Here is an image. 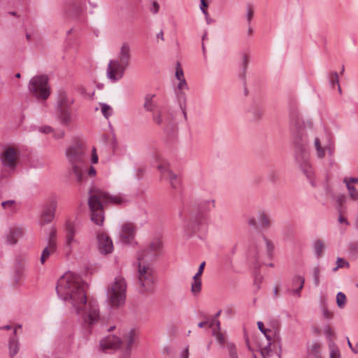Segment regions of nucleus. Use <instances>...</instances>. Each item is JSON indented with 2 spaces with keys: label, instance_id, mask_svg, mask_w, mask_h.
<instances>
[{
  "label": "nucleus",
  "instance_id": "2eb2a0df",
  "mask_svg": "<svg viewBox=\"0 0 358 358\" xmlns=\"http://www.w3.org/2000/svg\"><path fill=\"white\" fill-rule=\"evenodd\" d=\"M85 0H71L66 6V12L70 17H78L84 10Z\"/></svg>",
  "mask_w": 358,
  "mask_h": 358
},
{
  "label": "nucleus",
  "instance_id": "37998d69",
  "mask_svg": "<svg viewBox=\"0 0 358 358\" xmlns=\"http://www.w3.org/2000/svg\"><path fill=\"white\" fill-rule=\"evenodd\" d=\"M336 303H337V306L340 308H343L345 306V305L346 303V296H345V294H343L341 292H340L337 294Z\"/></svg>",
  "mask_w": 358,
  "mask_h": 358
},
{
  "label": "nucleus",
  "instance_id": "b1692460",
  "mask_svg": "<svg viewBox=\"0 0 358 358\" xmlns=\"http://www.w3.org/2000/svg\"><path fill=\"white\" fill-rule=\"evenodd\" d=\"M45 238L48 241L46 246H55L56 245V234L57 229L54 226L50 227L48 229H45Z\"/></svg>",
  "mask_w": 358,
  "mask_h": 358
},
{
  "label": "nucleus",
  "instance_id": "aec40b11",
  "mask_svg": "<svg viewBox=\"0 0 358 358\" xmlns=\"http://www.w3.org/2000/svg\"><path fill=\"white\" fill-rule=\"evenodd\" d=\"M8 350L9 357H14L19 352L20 343L17 336H16V329L13 330V336L10 338L8 341Z\"/></svg>",
  "mask_w": 358,
  "mask_h": 358
},
{
  "label": "nucleus",
  "instance_id": "5fc2aeb1",
  "mask_svg": "<svg viewBox=\"0 0 358 358\" xmlns=\"http://www.w3.org/2000/svg\"><path fill=\"white\" fill-rule=\"evenodd\" d=\"M345 202V196L343 194L338 196L336 199V203L338 205V210L341 211V208L343 204Z\"/></svg>",
  "mask_w": 358,
  "mask_h": 358
},
{
  "label": "nucleus",
  "instance_id": "9b49d317",
  "mask_svg": "<svg viewBox=\"0 0 358 358\" xmlns=\"http://www.w3.org/2000/svg\"><path fill=\"white\" fill-rule=\"evenodd\" d=\"M136 227L132 223H124L119 231L118 241L121 244L134 246L138 243L136 241Z\"/></svg>",
  "mask_w": 358,
  "mask_h": 358
},
{
  "label": "nucleus",
  "instance_id": "de8ad7c7",
  "mask_svg": "<svg viewBox=\"0 0 358 358\" xmlns=\"http://www.w3.org/2000/svg\"><path fill=\"white\" fill-rule=\"evenodd\" d=\"M271 342L268 341L266 345L261 349V354L264 358H267L268 357L270 356V353L271 351Z\"/></svg>",
  "mask_w": 358,
  "mask_h": 358
},
{
  "label": "nucleus",
  "instance_id": "680f3d73",
  "mask_svg": "<svg viewBox=\"0 0 358 358\" xmlns=\"http://www.w3.org/2000/svg\"><path fill=\"white\" fill-rule=\"evenodd\" d=\"M253 17V10L250 6H248L247 8V20L250 24Z\"/></svg>",
  "mask_w": 358,
  "mask_h": 358
},
{
  "label": "nucleus",
  "instance_id": "69168bd1",
  "mask_svg": "<svg viewBox=\"0 0 358 358\" xmlns=\"http://www.w3.org/2000/svg\"><path fill=\"white\" fill-rule=\"evenodd\" d=\"M39 131L43 133H45V134H49V133L52 132V129L50 126H44V127H40Z\"/></svg>",
  "mask_w": 358,
  "mask_h": 358
},
{
  "label": "nucleus",
  "instance_id": "cd10ccee",
  "mask_svg": "<svg viewBox=\"0 0 358 358\" xmlns=\"http://www.w3.org/2000/svg\"><path fill=\"white\" fill-rule=\"evenodd\" d=\"M98 246H113L110 237L104 232H100L96 236Z\"/></svg>",
  "mask_w": 358,
  "mask_h": 358
},
{
  "label": "nucleus",
  "instance_id": "052dcab7",
  "mask_svg": "<svg viewBox=\"0 0 358 358\" xmlns=\"http://www.w3.org/2000/svg\"><path fill=\"white\" fill-rule=\"evenodd\" d=\"M345 266H348V263L345 260L342 259V258H338V259H337V266L334 268V270L336 271L338 268H342V267H344Z\"/></svg>",
  "mask_w": 358,
  "mask_h": 358
},
{
  "label": "nucleus",
  "instance_id": "79ce46f5",
  "mask_svg": "<svg viewBox=\"0 0 358 358\" xmlns=\"http://www.w3.org/2000/svg\"><path fill=\"white\" fill-rule=\"evenodd\" d=\"M330 348V358H341V354L338 348L335 345L334 343H329Z\"/></svg>",
  "mask_w": 358,
  "mask_h": 358
},
{
  "label": "nucleus",
  "instance_id": "2f4dec72",
  "mask_svg": "<svg viewBox=\"0 0 358 358\" xmlns=\"http://www.w3.org/2000/svg\"><path fill=\"white\" fill-rule=\"evenodd\" d=\"M321 345L317 342H313L310 347V354L315 358H322L320 354Z\"/></svg>",
  "mask_w": 358,
  "mask_h": 358
},
{
  "label": "nucleus",
  "instance_id": "09e8293b",
  "mask_svg": "<svg viewBox=\"0 0 358 358\" xmlns=\"http://www.w3.org/2000/svg\"><path fill=\"white\" fill-rule=\"evenodd\" d=\"M279 174L275 170H271L268 173V179L271 182H275L278 180Z\"/></svg>",
  "mask_w": 358,
  "mask_h": 358
},
{
  "label": "nucleus",
  "instance_id": "4c0bfd02",
  "mask_svg": "<svg viewBox=\"0 0 358 358\" xmlns=\"http://www.w3.org/2000/svg\"><path fill=\"white\" fill-rule=\"evenodd\" d=\"M226 347L228 350L230 358H238L237 349L234 343L231 342H227Z\"/></svg>",
  "mask_w": 358,
  "mask_h": 358
},
{
  "label": "nucleus",
  "instance_id": "6e6552de",
  "mask_svg": "<svg viewBox=\"0 0 358 358\" xmlns=\"http://www.w3.org/2000/svg\"><path fill=\"white\" fill-rule=\"evenodd\" d=\"M73 100L69 99L66 93L59 94L55 106V113L57 120L63 126H69L73 120Z\"/></svg>",
  "mask_w": 358,
  "mask_h": 358
},
{
  "label": "nucleus",
  "instance_id": "393cba45",
  "mask_svg": "<svg viewBox=\"0 0 358 358\" xmlns=\"http://www.w3.org/2000/svg\"><path fill=\"white\" fill-rule=\"evenodd\" d=\"M247 223L249 226L252 227L255 230L257 235L264 240L266 246H273V243L266 236L259 232L255 217H250L248 220Z\"/></svg>",
  "mask_w": 358,
  "mask_h": 358
},
{
  "label": "nucleus",
  "instance_id": "4468645a",
  "mask_svg": "<svg viewBox=\"0 0 358 358\" xmlns=\"http://www.w3.org/2000/svg\"><path fill=\"white\" fill-rule=\"evenodd\" d=\"M179 83L178 84L177 88L178 90L176 91V99L178 101V103L179 106V108H180L182 113L183 115V117L185 120H186L187 118V96L186 94L182 92L183 89L188 90L187 83L186 82V80L185 78H182L181 80H178Z\"/></svg>",
  "mask_w": 358,
  "mask_h": 358
},
{
  "label": "nucleus",
  "instance_id": "13d9d810",
  "mask_svg": "<svg viewBox=\"0 0 358 358\" xmlns=\"http://www.w3.org/2000/svg\"><path fill=\"white\" fill-rule=\"evenodd\" d=\"M114 248H98L100 254L107 255L113 252Z\"/></svg>",
  "mask_w": 358,
  "mask_h": 358
},
{
  "label": "nucleus",
  "instance_id": "338daca9",
  "mask_svg": "<svg viewBox=\"0 0 358 358\" xmlns=\"http://www.w3.org/2000/svg\"><path fill=\"white\" fill-rule=\"evenodd\" d=\"M14 203H15V201L13 200H8V201H3L1 203V206L3 207V208H6L7 207H12Z\"/></svg>",
  "mask_w": 358,
  "mask_h": 358
},
{
  "label": "nucleus",
  "instance_id": "423d86ee",
  "mask_svg": "<svg viewBox=\"0 0 358 358\" xmlns=\"http://www.w3.org/2000/svg\"><path fill=\"white\" fill-rule=\"evenodd\" d=\"M131 60V50L129 45L124 43L116 59L110 60L107 68V76L113 82L121 79L126 69L129 67Z\"/></svg>",
  "mask_w": 358,
  "mask_h": 358
},
{
  "label": "nucleus",
  "instance_id": "864d4df0",
  "mask_svg": "<svg viewBox=\"0 0 358 358\" xmlns=\"http://www.w3.org/2000/svg\"><path fill=\"white\" fill-rule=\"evenodd\" d=\"M322 315L325 319H331L332 317V313L329 311L326 306H323L322 308Z\"/></svg>",
  "mask_w": 358,
  "mask_h": 358
},
{
  "label": "nucleus",
  "instance_id": "0e129e2a",
  "mask_svg": "<svg viewBox=\"0 0 358 358\" xmlns=\"http://www.w3.org/2000/svg\"><path fill=\"white\" fill-rule=\"evenodd\" d=\"M346 182H348V184H350L351 182L357 183L358 178H355V177L345 178L343 180V182L346 184Z\"/></svg>",
  "mask_w": 358,
  "mask_h": 358
},
{
  "label": "nucleus",
  "instance_id": "a18cd8bd",
  "mask_svg": "<svg viewBox=\"0 0 358 358\" xmlns=\"http://www.w3.org/2000/svg\"><path fill=\"white\" fill-rule=\"evenodd\" d=\"M201 281L198 280H194L193 282L192 283V288H191L192 292L194 294H196L201 291Z\"/></svg>",
  "mask_w": 358,
  "mask_h": 358
},
{
  "label": "nucleus",
  "instance_id": "6ab92c4d",
  "mask_svg": "<svg viewBox=\"0 0 358 358\" xmlns=\"http://www.w3.org/2000/svg\"><path fill=\"white\" fill-rule=\"evenodd\" d=\"M57 204L55 201H52L43 211L41 217V224L42 225L50 223L55 217Z\"/></svg>",
  "mask_w": 358,
  "mask_h": 358
},
{
  "label": "nucleus",
  "instance_id": "20e7f679",
  "mask_svg": "<svg viewBox=\"0 0 358 358\" xmlns=\"http://www.w3.org/2000/svg\"><path fill=\"white\" fill-rule=\"evenodd\" d=\"M66 157L69 163V170L71 174L76 178L77 182H86L87 176L94 177L96 169L92 166L88 167L84 146L76 143L66 150Z\"/></svg>",
  "mask_w": 358,
  "mask_h": 358
},
{
  "label": "nucleus",
  "instance_id": "a19ab883",
  "mask_svg": "<svg viewBox=\"0 0 358 358\" xmlns=\"http://www.w3.org/2000/svg\"><path fill=\"white\" fill-rule=\"evenodd\" d=\"M163 236L161 234H155L148 246H162L164 245Z\"/></svg>",
  "mask_w": 358,
  "mask_h": 358
},
{
  "label": "nucleus",
  "instance_id": "bf43d9fd",
  "mask_svg": "<svg viewBox=\"0 0 358 358\" xmlns=\"http://www.w3.org/2000/svg\"><path fill=\"white\" fill-rule=\"evenodd\" d=\"M216 340L222 346L225 342H226V338H225V336L222 333H217V336H216Z\"/></svg>",
  "mask_w": 358,
  "mask_h": 358
},
{
  "label": "nucleus",
  "instance_id": "c03bdc74",
  "mask_svg": "<svg viewBox=\"0 0 358 358\" xmlns=\"http://www.w3.org/2000/svg\"><path fill=\"white\" fill-rule=\"evenodd\" d=\"M346 187L349 192L350 196L353 200H357L358 199V192L356 189V188L351 185L350 184H348V182H346Z\"/></svg>",
  "mask_w": 358,
  "mask_h": 358
},
{
  "label": "nucleus",
  "instance_id": "473e14b6",
  "mask_svg": "<svg viewBox=\"0 0 358 358\" xmlns=\"http://www.w3.org/2000/svg\"><path fill=\"white\" fill-rule=\"evenodd\" d=\"M314 146L317 151V157L320 159L324 158L325 156V146L322 147L320 140L318 138H315Z\"/></svg>",
  "mask_w": 358,
  "mask_h": 358
},
{
  "label": "nucleus",
  "instance_id": "4d7b16f0",
  "mask_svg": "<svg viewBox=\"0 0 358 358\" xmlns=\"http://www.w3.org/2000/svg\"><path fill=\"white\" fill-rule=\"evenodd\" d=\"M150 11L154 14H157L159 10V5L156 1H152V6L150 8Z\"/></svg>",
  "mask_w": 358,
  "mask_h": 358
},
{
  "label": "nucleus",
  "instance_id": "603ef678",
  "mask_svg": "<svg viewBox=\"0 0 358 358\" xmlns=\"http://www.w3.org/2000/svg\"><path fill=\"white\" fill-rule=\"evenodd\" d=\"M176 78L178 80H181L184 78L183 71L182 68L180 67V65L179 63L177 64L176 71Z\"/></svg>",
  "mask_w": 358,
  "mask_h": 358
},
{
  "label": "nucleus",
  "instance_id": "f257e3e1",
  "mask_svg": "<svg viewBox=\"0 0 358 358\" xmlns=\"http://www.w3.org/2000/svg\"><path fill=\"white\" fill-rule=\"evenodd\" d=\"M56 291L71 312L81 315L85 334H90L100 320V313L96 302L87 300L80 275L71 271L66 272L59 279Z\"/></svg>",
  "mask_w": 358,
  "mask_h": 358
},
{
  "label": "nucleus",
  "instance_id": "c756f323",
  "mask_svg": "<svg viewBox=\"0 0 358 358\" xmlns=\"http://www.w3.org/2000/svg\"><path fill=\"white\" fill-rule=\"evenodd\" d=\"M257 327L259 330L265 336L268 341H271L273 338V336H276V330L273 331L270 329L265 328L264 323L261 321L257 322Z\"/></svg>",
  "mask_w": 358,
  "mask_h": 358
},
{
  "label": "nucleus",
  "instance_id": "ddd939ff",
  "mask_svg": "<svg viewBox=\"0 0 358 358\" xmlns=\"http://www.w3.org/2000/svg\"><path fill=\"white\" fill-rule=\"evenodd\" d=\"M157 169L159 170L162 178L168 180L173 188L177 189L180 187L181 180L178 175L172 172L169 163L163 162L157 166Z\"/></svg>",
  "mask_w": 358,
  "mask_h": 358
},
{
  "label": "nucleus",
  "instance_id": "7ed1b4c3",
  "mask_svg": "<svg viewBox=\"0 0 358 358\" xmlns=\"http://www.w3.org/2000/svg\"><path fill=\"white\" fill-rule=\"evenodd\" d=\"M215 207L214 199L203 201L198 206L192 203L184 204L179 211V217L182 222L184 239L191 238L196 231L207 225L208 215L207 213Z\"/></svg>",
  "mask_w": 358,
  "mask_h": 358
},
{
  "label": "nucleus",
  "instance_id": "412c9836",
  "mask_svg": "<svg viewBox=\"0 0 358 358\" xmlns=\"http://www.w3.org/2000/svg\"><path fill=\"white\" fill-rule=\"evenodd\" d=\"M24 230L22 227H15L11 228L7 236V243L10 245H15L17 239L22 236Z\"/></svg>",
  "mask_w": 358,
  "mask_h": 358
},
{
  "label": "nucleus",
  "instance_id": "f704fd0d",
  "mask_svg": "<svg viewBox=\"0 0 358 358\" xmlns=\"http://www.w3.org/2000/svg\"><path fill=\"white\" fill-rule=\"evenodd\" d=\"M55 249L56 248H44L40 258L41 264H44L49 257L55 252Z\"/></svg>",
  "mask_w": 358,
  "mask_h": 358
},
{
  "label": "nucleus",
  "instance_id": "c85d7f7f",
  "mask_svg": "<svg viewBox=\"0 0 358 358\" xmlns=\"http://www.w3.org/2000/svg\"><path fill=\"white\" fill-rule=\"evenodd\" d=\"M304 282L305 279L303 277L295 275L292 279V286L297 287L292 290V293L299 296L300 291L303 289Z\"/></svg>",
  "mask_w": 358,
  "mask_h": 358
},
{
  "label": "nucleus",
  "instance_id": "f03ea898",
  "mask_svg": "<svg viewBox=\"0 0 358 358\" xmlns=\"http://www.w3.org/2000/svg\"><path fill=\"white\" fill-rule=\"evenodd\" d=\"M289 119L293 133V141L295 148V159L311 185L314 186V174L312 166L309 162V153L307 149L308 139L306 133L304 122L301 118L298 109L296 106H292L290 108Z\"/></svg>",
  "mask_w": 358,
  "mask_h": 358
},
{
  "label": "nucleus",
  "instance_id": "3c124183",
  "mask_svg": "<svg viewBox=\"0 0 358 358\" xmlns=\"http://www.w3.org/2000/svg\"><path fill=\"white\" fill-rule=\"evenodd\" d=\"M348 255L352 259H356L358 257V248H348Z\"/></svg>",
  "mask_w": 358,
  "mask_h": 358
},
{
  "label": "nucleus",
  "instance_id": "39448f33",
  "mask_svg": "<svg viewBox=\"0 0 358 358\" xmlns=\"http://www.w3.org/2000/svg\"><path fill=\"white\" fill-rule=\"evenodd\" d=\"M88 193V204L91 211V220L97 225H102L104 220L103 208L104 203L121 204L124 201L120 196H111L99 189L94 187H91Z\"/></svg>",
  "mask_w": 358,
  "mask_h": 358
},
{
  "label": "nucleus",
  "instance_id": "49530a36",
  "mask_svg": "<svg viewBox=\"0 0 358 358\" xmlns=\"http://www.w3.org/2000/svg\"><path fill=\"white\" fill-rule=\"evenodd\" d=\"M23 270H24V264L19 263L18 264H17L15 266V272L16 276L15 277V280L16 282H17L19 280L20 278L21 277Z\"/></svg>",
  "mask_w": 358,
  "mask_h": 358
},
{
  "label": "nucleus",
  "instance_id": "e2e57ef3",
  "mask_svg": "<svg viewBox=\"0 0 358 358\" xmlns=\"http://www.w3.org/2000/svg\"><path fill=\"white\" fill-rule=\"evenodd\" d=\"M248 239L249 244L255 245L257 243L256 241H255V234L253 232H251V231L249 232Z\"/></svg>",
  "mask_w": 358,
  "mask_h": 358
},
{
  "label": "nucleus",
  "instance_id": "e433bc0d",
  "mask_svg": "<svg viewBox=\"0 0 358 358\" xmlns=\"http://www.w3.org/2000/svg\"><path fill=\"white\" fill-rule=\"evenodd\" d=\"M152 119L157 124H169L171 122L169 120H165L162 116V113L159 111L153 114Z\"/></svg>",
  "mask_w": 358,
  "mask_h": 358
},
{
  "label": "nucleus",
  "instance_id": "0eeeda50",
  "mask_svg": "<svg viewBox=\"0 0 358 358\" xmlns=\"http://www.w3.org/2000/svg\"><path fill=\"white\" fill-rule=\"evenodd\" d=\"M127 283L125 279L118 275L106 291L107 302L113 308L124 304L126 300Z\"/></svg>",
  "mask_w": 358,
  "mask_h": 358
},
{
  "label": "nucleus",
  "instance_id": "774afa93",
  "mask_svg": "<svg viewBox=\"0 0 358 358\" xmlns=\"http://www.w3.org/2000/svg\"><path fill=\"white\" fill-rule=\"evenodd\" d=\"M92 162L93 164H96L98 162V155L96 152V149L93 148L92 150Z\"/></svg>",
  "mask_w": 358,
  "mask_h": 358
},
{
  "label": "nucleus",
  "instance_id": "dca6fc26",
  "mask_svg": "<svg viewBox=\"0 0 358 358\" xmlns=\"http://www.w3.org/2000/svg\"><path fill=\"white\" fill-rule=\"evenodd\" d=\"M159 248H144L138 254V262L143 264H148L150 262L155 260L159 255Z\"/></svg>",
  "mask_w": 358,
  "mask_h": 358
},
{
  "label": "nucleus",
  "instance_id": "6e6d98bb",
  "mask_svg": "<svg viewBox=\"0 0 358 358\" xmlns=\"http://www.w3.org/2000/svg\"><path fill=\"white\" fill-rule=\"evenodd\" d=\"M201 1V5L200 8L202 11V13L207 16L208 12H207V8L208 7V4L206 0H200Z\"/></svg>",
  "mask_w": 358,
  "mask_h": 358
},
{
  "label": "nucleus",
  "instance_id": "f8f14e48",
  "mask_svg": "<svg viewBox=\"0 0 358 358\" xmlns=\"http://www.w3.org/2000/svg\"><path fill=\"white\" fill-rule=\"evenodd\" d=\"M138 337V333L134 329H131L124 333L122 338L120 339L121 348L124 350L121 358H129L132 346Z\"/></svg>",
  "mask_w": 358,
  "mask_h": 358
},
{
  "label": "nucleus",
  "instance_id": "72a5a7b5",
  "mask_svg": "<svg viewBox=\"0 0 358 358\" xmlns=\"http://www.w3.org/2000/svg\"><path fill=\"white\" fill-rule=\"evenodd\" d=\"M314 146L317 151V157L320 159L324 158L325 156V146L322 147L320 140L318 138H315Z\"/></svg>",
  "mask_w": 358,
  "mask_h": 358
},
{
  "label": "nucleus",
  "instance_id": "5701e85b",
  "mask_svg": "<svg viewBox=\"0 0 358 358\" xmlns=\"http://www.w3.org/2000/svg\"><path fill=\"white\" fill-rule=\"evenodd\" d=\"M248 64H249L248 57L246 54H244L243 56V61H242V64H241L243 70H242V72L240 73L239 77L243 82V84L244 86V94L245 96H247L248 94V90L246 87V71H247Z\"/></svg>",
  "mask_w": 358,
  "mask_h": 358
},
{
  "label": "nucleus",
  "instance_id": "8fccbe9b",
  "mask_svg": "<svg viewBox=\"0 0 358 358\" xmlns=\"http://www.w3.org/2000/svg\"><path fill=\"white\" fill-rule=\"evenodd\" d=\"M313 281L315 286L320 284V268L315 267L313 271Z\"/></svg>",
  "mask_w": 358,
  "mask_h": 358
},
{
  "label": "nucleus",
  "instance_id": "9d476101",
  "mask_svg": "<svg viewBox=\"0 0 358 358\" xmlns=\"http://www.w3.org/2000/svg\"><path fill=\"white\" fill-rule=\"evenodd\" d=\"M138 278L143 292H153L155 277L152 268L148 264L138 262Z\"/></svg>",
  "mask_w": 358,
  "mask_h": 358
},
{
  "label": "nucleus",
  "instance_id": "a878e982",
  "mask_svg": "<svg viewBox=\"0 0 358 358\" xmlns=\"http://www.w3.org/2000/svg\"><path fill=\"white\" fill-rule=\"evenodd\" d=\"M66 245H71L72 244H78V243L73 238L74 236V226L71 222L66 224Z\"/></svg>",
  "mask_w": 358,
  "mask_h": 358
},
{
  "label": "nucleus",
  "instance_id": "7c9ffc66",
  "mask_svg": "<svg viewBox=\"0 0 358 358\" xmlns=\"http://www.w3.org/2000/svg\"><path fill=\"white\" fill-rule=\"evenodd\" d=\"M154 97L155 94H148L145 95L143 107L147 111H152L154 110L155 107V103L153 101Z\"/></svg>",
  "mask_w": 358,
  "mask_h": 358
},
{
  "label": "nucleus",
  "instance_id": "1a4fd4ad",
  "mask_svg": "<svg viewBox=\"0 0 358 358\" xmlns=\"http://www.w3.org/2000/svg\"><path fill=\"white\" fill-rule=\"evenodd\" d=\"M48 84V79L46 76H36L30 80L29 90L36 98L45 100L50 96Z\"/></svg>",
  "mask_w": 358,
  "mask_h": 358
},
{
  "label": "nucleus",
  "instance_id": "58836bf2",
  "mask_svg": "<svg viewBox=\"0 0 358 358\" xmlns=\"http://www.w3.org/2000/svg\"><path fill=\"white\" fill-rule=\"evenodd\" d=\"M329 83L333 88H334L335 86L337 85L339 91L341 92V89L339 85L338 75L336 72H333L330 74Z\"/></svg>",
  "mask_w": 358,
  "mask_h": 358
},
{
  "label": "nucleus",
  "instance_id": "a211bd4d",
  "mask_svg": "<svg viewBox=\"0 0 358 358\" xmlns=\"http://www.w3.org/2000/svg\"><path fill=\"white\" fill-rule=\"evenodd\" d=\"M120 343V338L110 335L101 341L100 346L103 351L106 350H116L120 348H121Z\"/></svg>",
  "mask_w": 358,
  "mask_h": 358
},
{
  "label": "nucleus",
  "instance_id": "bb28decb",
  "mask_svg": "<svg viewBox=\"0 0 358 358\" xmlns=\"http://www.w3.org/2000/svg\"><path fill=\"white\" fill-rule=\"evenodd\" d=\"M258 220L262 229H268L271 226V222L268 215L264 211L258 213Z\"/></svg>",
  "mask_w": 358,
  "mask_h": 358
},
{
  "label": "nucleus",
  "instance_id": "ea45409f",
  "mask_svg": "<svg viewBox=\"0 0 358 358\" xmlns=\"http://www.w3.org/2000/svg\"><path fill=\"white\" fill-rule=\"evenodd\" d=\"M101 110L102 115L106 118L108 119L110 116L112 115L113 109L112 108L106 104V103H100Z\"/></svg>",
  "mask_w": 358,
  "mask_h": 358
},
{
  "label": "nucleus",
  "instance_id": "c9c22d12",
  "mask_svg": "<svg viewBox=\"0 0 358 358\" xmlns=\"http://www.w3.org/2000/svg\"><path fill=\"white\" fill-rule=\"evenodd\" d=\"M249 113L252 115L251 119L254 121L259 120L263 115V110L259 106H253Z\"/></svg>",
  "mask_w": 358,
  "mask_h": 358
},
{
  "label": "nucleus",
  "instance_id": "4be33fe9",
  "mask_svg": "<svg viewBox=\"0 0 358 358\" xmlns=\"http://www.w3.org/2000/svg\"><path fill=\"white\" fill-rule=\"evenodd\" d=\"M257 252L258 256L257 257V262L259 264H266V259H271L273 255V248H262Z\"/></svg>",
  "mask_w": 358,
  "mask_h": 358
},
{
  "label": "nucleus",
  "instance_id": "f3484780",
  "mask_svg": "<svg viewBox=\"0 0 358 358\" xmlns=\"http://www.w3.org/2000/svg\"><path fill=\"white\" fill-rule=\"evenodd\" d=\"M17 157L16 150L13 148L9 147L6 149L2 155V163L5 166L13 168L16 165Z\"/></svg>",
  "mask_w": 358,
  "mask_h": 358
}]
</instances>
